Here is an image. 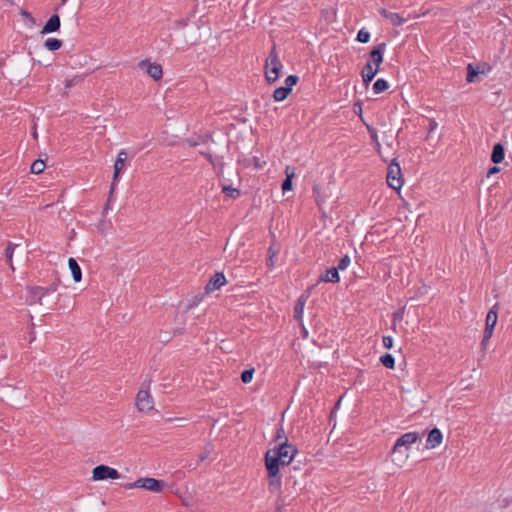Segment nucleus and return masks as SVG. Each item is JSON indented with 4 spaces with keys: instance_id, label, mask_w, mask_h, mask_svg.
<instances>
[{
    "instance_id": "obj_48",
    "label": "nucleus",
    "mask_w": 512,
    "mask_h": 512,
    "mask_svg": "<svg viewBox=\"0 0 512 512\" xmlns=\"http://www.w3.org/2000/svg\"><path fill=\"white\" fill-rule=\"evenodd\" d=\"M186 25H187V20H185V19H181V20L176 21L177 28H183Z\"/></svg>"
},
{
    "instance_id": "obj_45",
    "label": "nucleus",
    "mask_w": 512,
    "mask_h": 512,
    "mask_svg": "<svg viewBox=\"0 0 512 512\" xmlns=\"http://www.w3.org/2000/svg\"><path fill=\"white\" fill-rule=\"evenodd\" d=\"M500 171V168L497 167V166H493L489 169V171L487 172V177H490L491 175L495 174V173H498Z\"/></svg>"
},
{
    "instance_id": "obj_19",
    "label": "nucleus",
    "mask_w": 512,
    "mask_h": 512,
    "mask_svg": "<svg viewBox=\"0 0 512 512\" xmlns=\"http://www.w3.org/2000/svg\"><path fill=\"white\" fill-rule=\"evenodd\" d=\"M68 267L72 273L73 280L76 283L80 282L82 279V271L78 262L74 258L70 257L68 259Z\"/></svg>"
},
{
    "instance_id": "obj_32",
    "label": "nucleus",
    "mask_w": 512,
    "mask_h": 512,
    "mask_svg": "<svg viewBox=\"0 0 512 512\" xmlns=\"http://www.w3.org/2000/svg\"><path fill=\"white\" fill-rule=\"evenodd\" d=\"M350 262V257L348 255H344L343 257L340 258L338 265L336 266L337 270H345L349 266Z\"/></svg>"
},
{
    "instance_id": "obj_44",
    "label": "nucleus",
    "mask_w": 512,
    "mask_h": 512,
    "mask_svg": "<svg viewBox=\"0 0 512 512\" xmlns=\"http://www.w3.org/2000/svg\"><path fill=\"white\" fill-rule=\"evenodd\" d=\"M278 251L274 249V244L272 243L268 248V257L274 258L277 255Z\"/></svg>"
},
{
    "instance_id": "obj_58",
    "label": "nucleus",
    "mask_w": 512,
    "mask_h": 512,
    "mask_svg": "<svg viewBox=\"0 0 512 512\" xmlns=\"http://www.w3.org/2000/svg\"><path fill=\"white\" fill-rule=\"evenodd\" d=\"M378 12L381 16H384V8H379Z\"/></svg>"
},
{
    "instance_id": "obj_55",
    "label": "nucleus",
    "mask_w": 512,
    "mask_h": 512,
    "mask_svg": "<svg viewBox=\"0 0 512 512\" xmlns=\"http://www.w3.org/2000/svg\"><path fill=\"white\" fill-rule=\"evenodd\" d=\"M110 201L108 200L104 207V212H106L109 209Z\"/></svg>"
},
{
    "instance_id": "obj_15",
    "label": "nucleus",
    "mask_w": 512,
    "mask_h": 512,
    "mask_svg": "<svg viewBox=\"0 0 512 512\" xmlns=\"http://www.w3.org/2000/svg\"><path fill=\"white\" fill-rule=\"evenodd\" d=\"M61 20L58 14H53L42 27L41 34H49L59 31Z\"/></svg>"
},
{
    "instance_id": "obj_28",
    "label": "nucleus",
    "mask_w": 512,
    "mask_h": 512,
    "mask_svg": "<svg viewBox=\"0 0 512 512\" xmlns=\"http://www.w3.org/2000/svg\"><path fill=\"white\" fill-rule=\"evenodd\" d=\"M16 247H17V244H14L9 241L7 244V247L5 249L6 262L12 269H14L13 265H12V258H13V253H14V250Z\"/></svg>"
},
{
    "instance_id": "obj_30",
    "label": "nucleus",
    "mask_w": 512,
    "mask_h": 512,
    "mask_svg": "<svg viewBox=\"0 0 512 512\" xmlns=\"http://www.w3.org/2000/svg\"><path fill=\"white\" fill-rule=\"evenodd\" d=\"M59 283H60V280L59 279H56L53 283H51L48 287H42V291L40 293V296H41V299L49 294V293H54L57 289H58V286H59Z\"/></svg>"
},
{
    "instance_id": "obj_14",
    "label": "nucleus",
    "mask_w": 512,
    "mask_h": 512,
    "mask_svg": "<svg viewBox=\"0 0 512 512\" xmlns=\"http://www.w3.org/2000/svg\"><path fill=\"white\" fill-rule=\"evenodd\" d=\"M127 159V154L124 150L120 151L118 153V156H117V159L114 163V174H113V182L111 184V187H110V193L113 192L114 190V185H115V182L117 181L120 173L123 171L124 167H125V161Z\"/></svg>"
},
{
    "instance_id": "obj_22",
    "label": "nucleus",
    "mask_w": 512,
    "mask_h": 512,
    "mask_svg": "<svg viewBox=\"0 0 512 512\" xmlns=\"http://www.w3.org/2000/svg\"><path fill=\"white\" fill-rule=\"evenodd\" d=\"M63 45L62 40L58 38H48L44 42V47L49 51H57Z\"/></svg>"
},
{
    "instance_id": "obj_61",
    "label": "nucleus",
    "mask_w": 512,
    "mask_h": 512,
    "mask_svg": "<svg viewBox=\"0 0 512 512\" xmlns=\"http://www.w3.org/2000/svg\"><path fill=\"white\" fill-rule=\"evenodd\" d=\"M304 337L307 336L308 332L305 328H303Z\"/></svg>"
},
{
    "instance_id": "obj_49",
    "label": "nucleus",
    "mask_w": 512,
    "mask_h": 512,
    "mask_svg": "<svg viewBox=\"0 0 512 512\" xmlns=\"http://www.w3.org/2000/svg\"><path fill=\"white\" fill-rule=\"evenodd\" d=\"M353 110H354L355 113H359V115H361V113H362L361 104L360 103H355L354 106H353Z\"/></svg>"
},
{
    "instance_id": "obj_36",
    "label": "nucleus",
    "mask_w": 512,
    "mask_h": 512,
    "mask_svg": "<svg viewBox=\"0 0 512 512\" xmlns=\"http://www.w3.org/2000/svg\"><path fill=\"white\" fill-rule=\"evenodd\" d=\"M373 91L376 94L384 92V78H378L373 84Z\"/></svg>"
},
{
    "instance_id": "obj_56",
    "label": "nucleus",
    "mask_w": 512,
    "mask_h": 512,
    "mask_svg": "<svg viewBox=\"0 0 512 512\" xmlns=\"http://www.w3.org/2000/svg\"><path fill=\"white\" fill-rule=\"evenodd\" d=\"M384 361H385V358H384V354H383V355H381V356L379 357V362H380V363H382V364L384 365Z\"/></svg>"
},
{
    "instance_id": "obj_2",
    "label": "nucleus",
    "mask_w": 512,
    "mask_h": 512,
    "mask_svg": "<svg viewBox=\"0 0 512 512\" xmlns=\"http://www.w3.org/2000/svg\"><path fill=\"white\" fill-rule=\"evenodd\" d=\"M384 55V42L379 43L369 53L367 63L364 65L361 71L362 80L365 86L374 79L375 75L379 71L380 64L383 61Z\"/></svg>"
},
{
    "instance_id": "obj_60",
    "label": "nucleus",
    "mask_w": 512,
    "mask_h": 512,
    "mask_svg": "<svg viewBox=\"0 0 512 512\" xmlns=\"http://www.w3.org/2000/svg\"><path fill=\"white\" fill-rule=\"evenodd\" d=\"M173 420H183L182 418H169L167 421H173Z\"/></svg>"
},
{
    "instance_id": "obj_10",
    "label": "nucleus",
    "mask_w": 512,
    "mask_h": 512,
    "mask_svg": "<svg viewBox=\"0 0 512 512\" xmlns=\"http://www.w3.org/2000/svg\"><path fill=\"white\" fill-rule=\"evenodd\" d=\"M136 406L139 411L147 412L153 409V400L148 390H139L136 396Z\"/></svg>"
},
{
    "instance_id": "obj_18",
    "label": "nucleus",
    "mask_w": 512,
    "mask_h": 512,
    "mask_svg": "<svg viewBox=\"0 0 512 512\" xmlns=\"http://www.w3.org/2000/svg\"><path fill=\"white\" fill-rule=\"evenodd\" d=\"M28 296H27V303L29 305L39 303L42 304L40 293L42 291V286H30L27 287Z\"/></svg>"
},
{
    "instance_id": "obj_13",
    "label": "nucleus",
    "mask_w": 512,
    "mask_h": 512,
    "mask_svg": "<svg viewBox=\"0 0 512 512\" xmlns=\"http://www.w3.org/2000/svg\"><path fill=\"white\" fill-rule=\"evenodd\" d=\"M227 280L223 272H216L207 282L205 286V292L211 293L215 290L220 289L226 284Z\"/></svg>"
},
{
    "instance_id": "obj_29",
    "label": "nucleus",
    "mask_w": 512,
    "mask_h": 512,
    "mask_svg": "<svg viewBox=\"0 0 512 512\" xmlns=\"http://www.w3.org/2000/svg\"><path fill=\"white\" fill-rule=\"evenodd\" d=\"M45 168V162L41 159H37L31 164L30 172L33 174H40L44 171Z\"/></svg>"
},
{
    "instance_id": "obj_41",
    "label": "nucleus",
    "mask_w": 512,
    "mask_h": 512,
    "mask_svg": "<svg viewBox=\"0 0 512 512\" xmlns=\"http://www.w3.org/2000/svg\"><path fill=\"white\" fill-rule=\"evenodd\" d=\"M395 359L391 354L386 353V368H394Z\"/></svg>"
},
{
    "instance_id": "obj_3",
    "label": "nucleus",
    "mask_w": 512,
    "mask_h": 512,
    "mask_svg": "<svg viewBox=\"0 0 512 512\" xmlns=\"http://www.w3.org/2000/svg\"><path fill=\"white\" fill-rule=\"evenodd\" d=\"M418 435L415 432H409L402 435L395 443L392 449V460L397 462L398 465L403 464L408 458V447L415 443Z\"/></svg>"
},
{
    "instance_id": "obj_51",
    "label": "nucleus",
    "mask_w": 512,
    "mask_h": 512,
    "mask_svg": "<svg viewBox=\"0 0 512 512\" xmlns=\"http://www.w3.org/2000/svg\"><path fill=\"white\" fill-rule=\"evenodd\" d=\"M392 347V339L390 337H386V348Z\"/></svg>"
},
{
    "instance_id": "obj_54",
    "label": "nucleus",
    "mask_w": 512,
    "mask_h": 512,
    "mask_svg": "<svg viewBox=\"0 0 512 512\" xmlns=\"http://www.w3.org/2000/svg\"><path fill=\"white\" fill-rule=\"evenodd\" d=\"M396 319H400V320L402 319V312H397L394 314V320H396Z\"/></svg>"
},
{
    "instance_id": "obj_47",
    "label": "nucleus",
    "mask_w": 512,
    "mask_h": 512,
    "mask_svg": "<svg viewBox=\"0 0 512 512\" xmlns=\"http://www.w3.org/2000/svg\"><path fill=\"white\" fill-rule=\"evenodd\" d=\"M266 266L269 270L273 269L274 267V258L268 257L266 260Z\"/></svg>"
},
{
    "instance_id": "obj_9",
    "label": "nucleus",
    "mask_w": 512,
    "mask_h": 512,
    "mask_svg": "<svg viewBox=\"0 0 512 512\" xmlns=\"http://www.w3.org/2000/svg\"><path fill=\"white\" fill-rule=\"evenodd\" d=\"M497 319H498L497 311H495L494 309H491L486 315L484 336H483V339L481 342L482 346H485L486 342L491 338V336L493 334L494 327L497 323Z\"/></svg>"
},
{
    "instance_id": "obj_38",
    "label": "nucleus",
    "mask_w": 512,
    "mask_h": 512,
    "mask_svg": "<svg viewBox=\"0 0 512 512\" xmlns=\"http://www.w3.org/2000/svg\"><path fill=\"white\" fill-rule=\"evenodd\" d=\"M295 171H296V168L293 167V166H287L285 168V178H291L293 179L295 177Z\"/></svg>"
},
{
    "instance_id": "obj_40",
    "label": "nucleus",
    "mask_w": 512,
    "mask_h": 512,
    "mask_svg": "<svg viewBox=\"0 0 512 512\" xmlns=\"http://www.w3.org/2000/svg\"><path fill=\"white\" fill-rule=\"evenodd\" d=\"M200 155L203 156L209 163L215 166L214 157L210 152L201 151Z\"/></svg>"
},
{
    "instance_id": "obj_53",
    "label": "nucleus",
    "mask_w": 512,
    "mask_h": 512,
    "mask_svg": "<svg viewBox=\"0 0 512 512\" xmlns=\"http://www.w3.org/2000/svg\"><path fill=\"white\" fill-rule=\"evenodd\" d=\"M22 15H24L25 17H29L31 20H34L32 15L29 12H27V11H22Z\"/></svg>"
},
{
    "instance_id": "obj_39",
    "label": "nucleus",
    "mask_w": 512,
    "mask_h": 512,
    "mask_svg": "<svg viewBox=\"0 0 512 512\" xmlns=\"http://www.w3.org/2000/svg\"><path fill=\"white\" fill-rule=\"evenodd\" d=\"M252 162H253V166L256 168V169H261L263 168V166L266 164L265 161H261L259 157L257 156H254L252 158Z\"/></svg>"
},
{
    "instance_id": "obj_4",
    "label": "nucleus",
    "mask_w": 512,
    "mask_h": 512,
    "mask_svg": "<svg viewBox=\"0 0 512 512\" xmlns=\"http://www.w3.org/2000/svg\"><path fill=\"white\" fill-rule=\"evenodd\" d=\"M283 64L279 60L276 45L274 44L265 63V79L271 84L274 83L280 76Z\"/></svg>"
},
{
    "instance_id": "obj_16",
    "label": "nucleus",
    "mask_w": 512,
    "mask_h": 512,
    "mask_svg": "<svg viewBox=\"0 0 512 512\" xmlns=\"http://www.w3.org/2000/svg\"><path fill=\"white\" fill-rule=\"evenodd\" d=\"M443 435L438 428L432 429L426 440V448L433 449L441 444Z\"/></svg>"
},
{
    "instance_id": "obj_12",
    "label": "nucleus",
    "mask_w": 512,
    "mask_h": 512,
    "mask_svg": "<svg viewBox=\"0 0 512 512\" xmlns=\"http://www.w3.org/2000/svg\"><path fill=\"white\" fill-rule=\"evenodd\" d=\"M316 285H312L310 287H308L305 291V293H307V295H304L302 294L298 299H297V302L294 306V309H293V313H294V318L296 321H301L302 320V317H303V310H304V306L306 304V301L311 293V291L315 288Z\"/></svg>"
},
{
    "instance_id": "obj_5",
    "label": "nucleus",
    "mask_w": 512,
    "mask_h": 512,
    "mask_svg": "<svg viewBox=\"0 0 512 512\" xmlns=\"http://www.w3.org/2000/svg\"><path fill=\"white\" fill-rule=\"evenodd\" d=\"M386 184H388L389 187L394 189L397 193H400V189L404 184V178L400 165L395 160H393L388 166V171L386 173Z\"/></svg>"
},
{
    "instance_id": "obj_11",
    "label": "nucleus",
    "mask_w": 512,
    "mask_h": 512,
    "mask_svg": "<svg viewBox=\"0 0 512 512\" xmlns=\"http://www.w3.org/2000/svg\"><path fill=\"white\" fill-rule=\"evenodd\" d=\"M139 66L146 67V73L155 81L160 80L163 75L162 66L158 63H151L149 60H142Z\"/></svg>"
},
{
    "instance_id": "obj_6",
    "label": "nucleus",
    "mask_w": 512,
    "mask_h": 512,
    "mask_svg": "<svg viewBox=\"0 0 512 512\" xmlns=\"http://www.w3.org/2000/svg\"><path fill=\"white\" fill-rule=\"evenodd\" d=\"M299 82V77L297 75H289L286 77L284 86H280L276 88L273 92V99L276 102L284 101L288 98V96L292 92L293 86H295Z\"/></svg>"
},
{
    "instance_id": "obj_35",
    "label": "nucleus",
    "mask_w": 512,
    "mask_h": 512,
    "mask_svg": "<svg viewBox=\"0 0 512 512\" xmlns=\"http://www.w3.org/2000/svg\"><path fill=\"white\" fill-rule=\"evenodd\" d=\"M356 39H357V41H359L361 43H367L370 39V33L368 31H366L365 29H361V30H359Z\"/></svg>"
},
{
    "instance_id": "obj_50",
    "label": "nucleus",
    "mask_w": 512,
    "mask_h": 512,
    "mask_svg": "<svg viewBox=\"0 0 512 512\" xmlns=\"http://www.w3.org/2000/svg\"><path fill=\"white\" fill-rule=\"evenodd\" d=\"M73 84H74V79H67V80H65V87L66 88L72 87Z\"/></svg>"
},
{
    "instance_id": "obj_42",
    "label": "nucleus",
    "mask_w": 512,
    "mask_h": 512,
    "mask_svg": "<svg viewBox=\"0 0 512 512\" xmlns=\"http://www.w3.org/2000/svg\"><path fill=\"white\" fill-rule=\"evenodd\" d=\"M202 299L203 297L201 295H196L191 299L190 303L188 304V308H192L193 306L198 305L202 301Z\"/></svg>"
},
{
    "instance_id": "obj_17",
    "label": "nucleus",
    "mask_w": 512,
    "mask_h": 512,
    "mask_svg": "<svg viewBox=\"0 0 512 512\" xmlns=\"http://www.w3.org/2000/svg\"><path fill=\"white\" fill-rule=\"evenodd\" d=\"M340 281L339 271L336 267L326 269L319 277L318 282L338 283Z\"/></svg>"
},
{
    "instance_id": "obj_43",
    "label": "nucleus",
    "mask_w": 512,
    "mask_h": 512,
    "mask_svg": "<svg viewBox=\"0 0 512 512\" xmlns=\"http://www.w3.org/2000/svg\"><path fill=\"white\" fill-rule=\"evenodd\" d=\"M438 124L434 119L429 120L428 133L430 134L437 128Z\"/></svg>"
},
{
    "instance_id": "obj_31",
    "label": "nucleus",
    "mask_w": 512,
    "mask_h": 512,
    "mask_svg": "<svg viewBox=\"0 0 512 512\" xmlns=\"http://www.w3.org/2000/svg\"><path fill=\"white\" fill-rule=\"evenodd\" d=\"M255 369H245L241 372L240 379L244 384H248L252 381Z\"/></svg>"
},
{
    "instance_id": "obj_27",
    "label": "nucleus",
    "mask_w": 512,
    "mask_h": 512,
    "mask_svg": "<svg viewBox=\"0 0 512 512\" xmlns=\"http://www.w3.org/2000/svg\"><path fill=\"white\" fill-rule=\"evenodd\" d=\"M483 73L480 68H475L472 64H469L467 67V77L466 80L469 83H472L475 81V77L479 74Z\"/></svg>"
},
{
    "instance_id": "obj_37",
    "label": "nucleus",
    "mask_w": 512,
    "mask_h": 512,
    "mask_svg": "<svg viewBox=\"0 0 512 512\" xmlns=\"http://www.w3.org/2000/svg\"><path fill=\"white\" fill-rule=\"evenodd\" d=\"M292 180L293 179H291V178H285L282 181L281 188H282L283 193H286V192L291 191L293 189V182H292Z\"/></svg>"
},
{
    "instance_id": "obj_25",
    "label": "nucleus",
    "mask_w": 512,
    "mask_h": 512,
    "mask_svg": "<svg viewBox=\"0 0 512 512\" xmlns=\"http://www.w3.org/2000/svg\"><path fill=\"white\" fill-rule=\"evenodd\" d=\"M313 197L315 198L316 204L319 208H322V205L325 202V195L321 193V189L319 185H314L312 188Z\"/></svg>"
},
{
    "instance_id": "obj_24",
    "label": "nucleus",
    "mask_w": 512,
    "mask_h": 512,
    "mask_svg": "<svg viewBox=\"0 0 512 512\" xmlns=\"http://www.w3.org/2000/svg\"><path fill=\"white\" fill-rule=\"evenodd\" d=\"M222 192H223L226 196H228V197H230V198H232V199H237V198H239V197L241 196V191H240V189H238V188H233V187H232V186H230V185H224V186L222 187Z\"/></svg>"
},
{
    "instance_id": "obj_33",
    "label": "nucleus",
    "mask_w": 512,
    "mask_h": 512,
    "mask_svg": "<svg viewBox=\"0 0 512 512\" xmlns=\"http://www.w3.org/2000/svg\"><path fill=\"white\" fill-rule=\"evenodd\" d=\"M386 19H389L390 22L396 26L400 25L406 21L404 18L400 17L398 14H395V13H391L389 15L386 14Z\"/></svg>"
},
{
    "instance_id": "obj_23",
    "label": "nucleus",
    "mask_w": 512,
    "mask_h": 512,
    "mask_svg": "<svg viewBox=\"0 0 512 512\" xmlns=\"http://www.w3.org/2000/svg\"><path fill=\"white\" fill-rule=\"evenodd\" d=\"M274 442L277 444V445H280L282 442H284L285 444H290L289 441H288V438L285 434V430L283 428V426L280 424L279 427L277 428L276 430V435L274 437Z\"/></svg>"
},
{
    "instance_id": "obj_52",
    "label": "nucleus",
    "mask_w": 512,
    "mask_h": 512,
    "mask_svg": "<svg viewBox=\"0 0 512 512\" xmlns=\"http://www.w3.org/2000/svg\"><path fill=\"white\" fill-rule=\"evenodd\" d=\"M124 487L126 489H132V488H137V485H133V483H128V484L124 485Z\"/></svg>"
},
{
    "instance_id": "obj_26",
    "label": "nucleus",
    "mask_w": 512,
    "mask_h": 512,
    "mask_svg": "<svg viewBox=\"0 0 512 512\" xmlns=\"http://www.w3.org/2000/svg\"><path fill=\"white\" fill-rule=\"evenodd\" d=\"M367 130L369 132V135L371 137L372 142L375 145V148H376L378 154L381 156V145H380V142L378 140L377 130L374 127H371L369 125H367Z\"/></svg>"
},
{
    "instance_id": "obj_59",
    "label": "nucleus",
    "mask_w": 512,
    "mask_h": 512,
    "mask_svg": "<svg viewBox=\"0 0 512 512\" xmlns=\"http://www.w3.org/2000/svg\"><path fill=\"white\" fill-rule=\"evenodd\" d=\"M406 365L405 361L402 360L400 363H399V366L401 367V369H403V367Z\"/></svg>"
},
{
    "instance_id": "obj_8",
    "label": "nucleus",
    "mask_w": 512,
    "mask_h": 512,
    "mask_svg": "<svg viewBox=\"0 0 512 512\" xmlns=\"http://www.w3.org/2000/svg\"><path fill=\"white\" fill-rule=\"evenodd\" d=\"M92 474H93L92 479L95 481L106 480V479L115 480V479L120 478V473L116 469L111 468L104 464H100V465L94 467Z\"/></svg>"
},
{
    "instance_id": "obj_1",
    "label": "nucleus",
    "mask_w": 512,
    "mask_h": 512,
    "mask_svg": "<svg viewBox=\"0 0 512 512\" xmlns=\"http://www.w3.org/2000/svg\"><path fill=\"white\" fill-rule=\"evenodd\" d=\"M297 453L296 445L285 444L284 442L265 453L264 464L267 471L269 492H281L282 476L280 468L290 465Z\"/></svg>"
},
{
    "instance_id": "obj_57",
    "label": "nucleus",
    "mask_w": 512,
    "mask_h": 512,
    "mask_svg": "<svg viewBox=\"0 0 512 512\" xmlns=\"http://www.w3.org/2000/svg\"><path fill=\"white\" fill-rule=\"evenodd\" d=\"M340 401H341V399H339V400L336 402V404H335V406H334V409L331 411V414H332V413L334 412V410L339 406Z\"/></svg>"
},
{
    "instance_id": "obj_21",
    "label": "nucleus",
    "mask_w": 512,
    "mask_h": 512,
    "mask_svg": "<svg viewBox=\"0 0 512 512\" xmlns=\"http://www.w3.org/2000/svg\"><path fill=\"white\" fill-rule=\"evenodd\" d=\"M211 140H212V136L210 134H205V135H200L197 138H193V137L187 138L186 142L190 147H196L200 144H206Z\"/></svg>"
},
{
    "instance_id": "obj_46",
    "label": "nucleus",
    "mask_w": 512,
    "mask_h": 512,
    "mask_svg": "<svg viewBox=\"0 0 512 512\" xmlns=\"http://www.w3.org/2000/svg\"><path fill=\"white\" fill-rule=\"evenodd\" d=\"M377 233L376 226L372 227V230L366 236V239L371 238V241H374V236Z\"/></svg>"
},
{
    "instance_id": "obj_20",
    "label": "nucleus",
    "mask_w": 512,
    "mask_h": 512,
    "mask_svg": "<svg viewBox=\"0 0 512 512\" xmlns=\"http://www.w3.org/2000/svg\"><path fill=\"white\" fill-rule=\"evenodd\" d=\"M504 159V147L502 144L497 143L493 147L491 160L493 163L498 164L501 163Z\"/></svg>"
},
{
    "instance_id": "obj_7",
    "label": "nucleus",
    "mask_w": 512,
    "mask_h": 512,
    "mask_svg": "<svg viewBox=\"0 0 512 512\" xmlns=\"http://www.w3.org/2000/svg\"><path fill=\"white\" fill-rule=\"evenodd\" d=\"M133 485H137V488H143L151 492L159 493L163 491L166 483L160 479L146 477L137 479L133 482Z\"/></svg>"
},
{
    "instance_id": "obj_34",
    "label": "nucleus",
    "mask_w": 512,
    "mask_h": 512,
    "mask_svg": "<svg viewBox=\"0 0 512 512\" xmlns=\"http://www.w3.org/2000/svg\"><path fill=\"white\" fill-rule=\"evenodd\" d=\"M211 451H212V445L209 443L204 447L203 451L198 456V463L205 461L209 457Z\"/></svg>"
},
{
    "instance_id": "obj_62",
    "label": "nucleus",
    "mask_w": 512,
    "mask_h": 512,
    "mask_svg": "<svg viewBox=\"0 0 512 512\" xmlns=\"http://www.w3.org/2000/svg\"><path fill=\"white\" fill-rule=\"evenodd\" d=\"M381 338H382V342L384 343L385 336L382 335Z\"/></svg>"
}]
</instances>
